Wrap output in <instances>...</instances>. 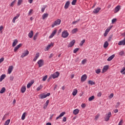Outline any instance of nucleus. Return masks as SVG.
<instances>
[{
  "instance_id": "obj_47",
  "label": "nucleus",
  "mask_w": 125,
  "mask_h": 125,
  "mask_svg": "<svg viewBox=\"0 0 125 125\" xmlns=\"http://www.w3.org/2000/svg\"><path fill=\"white\" fill-rule=\"evenodd\" d=\"M79 51V48H76L73 50V53H77Z\"/></svg>"
},
{
  "instance_id": "obj_2",
  "label": "nucleus",
  "mask_w": 125,
  "mask_h": 125,
  "mask_svg": "<svg viewBox=\"0 0 125 125\" xmlns=\"http://www.w3.org/2000/svg\"><path fill=\"white\" fill-rule=\"evenodd\" d=\"M50 95V93H47V94H45L44 93H42L40 94L39 96L40 99H44V98H46L47 96H49Z\"/></svg>"
},
{
  "instance_id": "obj_44",
  "label": "nucleus",
  "mask_w": 125,
  "mask_h": 125,
  "mask_svg": "<svg viewBox=\"0 0 125 125\" xmlns=\"http://www.w3.org/2000/svg\"><path fill=\"white\" fill-rule=\"evenodd\" d=\"M37 38H38V33H36L33 37L34 41H36L37 40Z\"/></svg>"
},
{
  "instance_id": "obj_19",
  "label": "nucleus",
  "mask_w": 125,
  "mask_h": 125,
  "mask_svg": "<svg viewBox=\"0 0 125 125\" xmlns=\"http://www.w3.org/2000/svg\"><path fill=\"white\" fill-rule=\"evenodd\" d=\"M108 69H109V65H106L104 66L103 68V73H104V72H106L107 70H108Z\"/></svg>"
},
{
  "instance_id": "obj_30",
  "label": "nucleus",
  "mask_w": 125,
  "mask_h": 125,
  "mask_svg": "<svg viewBox=\"0 0 125 125\" xmlns=\"http://www.w3.org/2000/svg\"><path fill=\"white\" fill-rule=\"evenodd\" d=\"M34 83V81H32L31 83H28L27 85V88H30V87H31V86L33 85Z\"/></svg>"
},
{
  "instance_id": "obj_26",
  "label": "nucleus",
  "mask_w": 125,
  "mask_h": 125,
  "mask_svg": "<svg viewBox=\"0 0 125 125\" xmlns=\"http://www.w3.org/2000/svg\"><path fill=\"white\" fill-rule=\"evenodd\" d=\"M77 93H78V90H77V89H74L73 90V91L72 92V95H73V96H76Z\"/></svg>"
},
{
  "instance_id": "obj_29",
  "label": "nucleus",
  "mask_w": 125,
  "mask_h": 125,
  "mask_svg": "<svg viewBox=\"0 0 125 125\" xmlns=\"http://www.w3.org/2000/svg\"><path fill=\"white\" fill-rule=\"evenodd\" d=\"M115 57V55H112L111 56H110L107 59V61H111V60H113V59Z\"/></svg>"
},
{
  "instance_id": "obj_36",
  "label": "nucleus",
  "mask_w": 125,
  "mask_h": 125,
  "mask_svg": "<svg viewBox=\"0 0 125 125\" xmlns=\"http://www.w3.org/2000/svg\"><path fill=\"white\" fill-rule=\"evenodd\" d=\"M85 42V40L83 39V41H81V42H80V45L81 46H83V43Z\"/></svg>"
},
{
  "instance_id": "obj_34",
  "label": "nucleus",
  "mask_w": 125,
  "mask_h": 125,
  "mask_svg": "<svg viewBox=\"0 0 125 125\" xmlns=\"http://www.w3.org/2000/svg\"><path fill=\"white\" fill-rule=\"evenodd\" d=\"M9 123H10V119H8L7 121H5L4 125H9Z\"/></svg>"
},
{
  "instance_id": "obj_24",
  "label": "nucleus",
  "mask_w": 125,
  "mask_h": 125,
  "mask_svg": "<svg viewBox=\"0 0 125 125\" xmlns=\"http://www.w3.org/2000/svg\"><path fill=\"white\" fill-rule=\"evenodd\" d=\"M80 112V110L79 109H76L73 110V114L74 115H78Z\"/></svg>"
},
{
  "instance_id": "obj_45",
  "label": "nucleus",
  "mask_w": 125,
  "mask_h": 125,
  "mask_svg": "<svg viewBox=\"0 0 125 125\" xmlns=\"http://www.w3.org/2000/svg\"><path fill=\"white\" fill-rule=\"evenodd\" d=\"M42 88V85H40V86L38 87L37 88V91H40V90Z\"/></svg>"
},
{
  "instance_id": "obj_15",
  "label": "nucleus",
  "mask_w": 125,
  "mask_h": 125,
  "mask_svg": "<svg viewBox=\"0 0 125 125\" xmlns=\"http://www.w3.org/2000/svg\"><path fill=\"white\" fill-rule=\"evenodd\" d=\"M39 57H40V53H36L35 58L33 59V61L34 62H36V61H37V60L38 58H39Z\"/></svg>"
},
{
  "instance_id": "obj_22",
  "label": "nucleus",
  "mask_w": 125,
  "mask_h": 125,
  "mask_svg": "<svg viewBox=\"0 0 125 125\" xmlns=\"http://www.w3.org/2000/svg\"><path fill=\"white\" fill-rule=\"evenodd\" d=\"M48 103H49V100H48L44 104L43 109H46V108H47V106H48Z\"/></svg>"
},
{
  "instance_id": "obj_17",
  "label": "nucleus",
  "mask_w": 125,
  "mask_h": 125,
  "mask_svg": "<svg viewBox=\"0 0 125 125\" xmlns=\"http://www.w3.org/2000/svg\"><path fill=\"white\" fill-rule=\"evenodd\" d=\"M101 10V8L97 7V8L95 9L93 11V13H95L96 14V13H98Z\"/></svg>"
},
{
  "instance_id": "obj_48",
  "label": "nucleus",
  "mask_w": 125,
  "mask_h": 125,
  "mask_svg": "<svg viewBox=\"0 0 125 125\" xmlns=\"http://www.w3.org/2000/svg\"><path fill=\"white\" fill-rule=\"evenodd\" d=\"M97 95L98 97H101V96L102 95V93H101V92H99L97 93Z\"/></svg>"
},
{
  "instance_id": "obj_53",
  "label": "nucleus",
  "mask_w": 125,
  "mask_h": 125,
  "mask_svg": "<svg viewBox=\"0 0 125 125\" xmlns=\"http://www.w3.org/2000/svg\"><path fill=\"white\" fill-rule=\"evenodd\" d=\"M85 106H86L85 104H81V107H82V108H83V109H84V108H85Z\"/></svg>"
},
{
  "instance_id": "obj_23",
  "label": "nucleus",
  "mask_w": 125,
  "mask_h": 125,
  "mask_svg": "<svg viewBox=\"0 0 125 125\" xmlns=\"http://www.w3.org/2000/svg\"><path fill=\"white\" fill-rule=\"evenodd\" d=\"M17 43H18V40H17V39H16L13 42V44H12L13 47H14V46H15L16 44H17Z\"/></svg>"
},
{
  "instance_id": "obj_11",
  "label": "nucleus",
  "mask_w": 125,
  "mask_h": 125,
  "mask_svg": "<svg viewBox=\"0 0 125 125\" xmlns=\"http://www.w3.org/2000/svg\"><path fill=\"white\" fill-rule=\"evenodd\" d=\"M76 42V40H73L69 43V44L67 45L68 47H72L75 44V43Z\"/></svg>"
},
{
  "instance_id": "obj_31",
  "label": "nucleus",
  "mask_w": 125,
  "mask_h": 125,
  "mask_svg": "<svg viewBox=\"0 0 125 125\" xmlns=\"http://www.w3.org/2000/svg\"><path fill=\"white\" fill-rule=\"evenodd\" d=\"M108 45H109V43H108V42L106 41L105 42H104V48H106V47H108Z\"/></svg>"
},
{
  "instance_id": "obj_3",
  "label": "nucleus",
  "mask_w": 125,
  "mask_h": 125,
  "mask_svg": "<svg viewBox=\"0 0 125 125\" xmlns=\"http://www.w3.org/2000/svg\"><path fill=\"white\" fill-rule=\"evenodd\" d=\"M111 116H112V113L111 112H109L108 113L106 114L105 117H104L105 122H108V121L110 120V118H111Z\"/></svg>"
},
{
  "instance_id": "obj_51",
  "label": "nucleus",
  "mask_w": 125,
  "mask_h": 125,
  "mask_svg": "<svg viewBox=\"0 0 125 125\" xmlns=\"http://www.w3.org/2000/svg\"><path fill=\"white\" fill-rule=\"evenodd\" d=\"M85 62H86V60L84 59L82 61V64H83V65H84L85 64Z\"/></svg>"
},
{
  "instance_id": "obj_41",
  "label": "nucleus",
  "mask_w": 125,
  "mask_h": 125,
  "mask_svg": "<svg viewBox=\"0 0 125 125\" xmlns=\"http://www.w3.org/2000/svg\"><path fill=\"white\" fill-rule=\"evenodd\" d=\"M45 8H46V5H44L43 7L42 8V9H41L42 12H44V10H45Z\"/></svg>"
},
{
  "instance_id": "obj_58",
  "label": "nucleus",
  "mask_w": 125,
  "mask_h": 125,
  "mask_svg": "<svg viewBox=\"0 0 125 125\" xmlns=\"http://www.w3.org/2000/svg\"><path fill=\"white\" fill-rule=\"evenodd\" d=\"M79 21H80V20H78V21H74L72 22V24L73 25H75V24H76V23H78V22H79Z\"/></svg>"
},
{
  "instance_id": "obj_39",
  "label": "nucleus",
  "mask_w": 125,
  "mask_h": 125,
  "mask_svg": "<svg viewBox=\"0 0 125 125\" xmlns=\"http://www.w3.org/2000/svg\"><path fill=\"white\" fill-rule=\"evenodd\" d=\"M100 117V114H98L95 117L94 120L95 121H97L98 120V118Z\"/></svg>"
},
{
  "instance_id": "obj_46",
  "label": "nucleus",
  "mask_w": 125,
  "mask_h": 125,
  "mask_svg": "<svg viewBox=\"0 0 125 125\" xmlns=\"http://www.w3.org/2000/svg\"><path fill=\"white\" fill-rule=\"evenodd\" d=\"M46 79H47V75H46L43 77L42 78L43 82H45V81H46Z\"/></svg>"
},
{
  "instance_id": "obj_38",
  "label": "nucleus",
  "mask_w": 125,
  "mask_h": 125,
  "mask_svg": "<svg viewBox=\"0 0 125 125\" xmlns=\"http://www.w3.org/2000/svg\"><path fill=\"white\" fill-rule=\"evenodd\" d=\"M94 98H95L94 96H92L88 98V100L89 101H92V100H93Z\"/></svg>"
},
{
  "instance_id": "obj_61",
  "label": "nucleus",
  "mask_w": 125,
  "mask_h": 125,
  "mask_svg": "<svg viewBox=\"0 0 125 125\" xmlns=\"http://www.w3.org/2000/svg\"><path fill=\"white\" fill-rule=\"evenodd\" d=\"M120 106V102H117L116 105H115L116 108H118Z\"/></svg>"
},
{
  "instance_id": "obj_52",
  "label": "nucleus",
  "mask_w": 125,
  "mask_h": 125,
  "mask_svg": "<svg viewBox=\"0 0 125 125\" xmlns=\"http://www.w3.org/2000/svg\"><path fill=\"white\" fill-rule=\"evenodd\" d=\"M21 3H22V0H19L18 2V5H21Z\"/></svg>"
},
{
  "instance_id": "obj_18",
  "label": "nucleus",
  "mask_w": 125,
  "mask_h": 125,
  "mask_svg": "<svg viewBox=\"0 0 125 125\" xmlns=\"http://www.w3.org/2000/svg\"><path fill=\"white\" fill-rule=\"evenodd\" d=\"M51 46H53V43L51 42L50 44H48L46 48V50H45V51H47V50H48L50 47H51Z\"/></svg>"
},
{
  "instance_id": "obj_50",
  "label": "nucleus",
  "mask_w": 125,
  "mask_h": 125,
  "mask_svg": "<svg viewBox=\"0 0 125 125\" xmlns=\"http://www.w3.org/2000/svg\"><path fill=\"white\" fill-rule=\"evenodd\" d=\"M81 61V60L80 59V58L78 57L75 60V62H77V63H79Z\"/></svg>"
},
{
  "instance_id": "obj_32",
  "label": "nucleus",
  "mask_w": 125,
  "mask_h": 125,
  "mask_svg": "<svg viewBox=\"0 0 125 125\" xmlns=\"http://www.w3.org/2000/svg\"><path fill=\"white\" fill-rule=\"evenodd\" d=\"M88 83L89 84H90L91 85H93V84H95V82H94L91 80H89L88 82Z\"/></svg>"
},
{
  "instance_id": "obj_42",
  "label": "nucleus",
  "mask_w": 125,
  "mask_h": 125,
  "mask_svg": "<svg viewBox=\"0 0 125 125\" xmlns=\"http://www.w3.org/2000/svg\"><path fill=\"white\" fill-rule=\"evenodd\" d=\"M119 54L121 56H123V55H124V54H125V52H124V51H121L119 52Z\"/></svg>"
},
{
  "instance_id": "obj_43",
  "label": "nucleus",
  "mask_w": 125,
  "mask_h": 125,
  "mask_svg": "<svg viewBox=\"0 0 125 125\" xmlns=\"http://www.w3.org/2000/svg\"><path fill=\"white\" fill-rule=\"evenodd\" d=\"M77 2V0H73L71 2L72 5H76V3Z\"/></svg>"
},
{
  "instance_id": "obj_6",
  "label": "nucleus",
  "mask_w": 125,
  "mask_h": 125,
  "mask_svg": "<svg viewBox=\"0 0 125 125\" xmlns=\"http://www.w3.org/2000/svg\"><path fill=\"white\" fill-rule=\"evenodd\" d=\"M29 51H28V50H26L24 53H22L21 57V58H24V57H25V56H28V55H29Z\"/></svg>"
},
{
  "instance_id": "obj_16",
  "label": "nucleus",
  "mask_w": 125,
  "mask_h": 125,
  "mask_svg": "<svg viewBox=\"0 0 125 125\" xmlns=\"http://www.w3.org/2000/svg\"><path fill=\"white\" fill-rule=\"evenodd\" d=\"M66 114V112H62L60 114V115L59 116H58V117H56V120H59V119L60 118H62V117H63V116H64L65 114Z\"/></svg>"
},
{
  "instance_id": "obj_35",
  "label": "nucleus",
  "mask_w": 125,
  "mask_h": 125,
  "mask_svg": "<svg viewBox=\"0 0 125 125\" xmlns=\"http://www.w3.org/2000/svg\"><path fill=\"white\" fill-rule=\"evenodd\" d=\"M77 32H78V28H74L72 30V34H75Z\"/></svg>"
},
{
  "instance_id": "obj_4",
  "label": "nucleus",
  "mask_w": 125,
  "mask_h": 125,
  "mask_svg": "<svg viewBox=\"0 0 125 125\" xmlns=\"http://www.w3.org/2000/svg\"><path fill=\"white\" fill-rule=\"evenodd\" d=\"M69 36V33L67 31H63L62 34V37L64 39H66Z\"/></svg>"
},
{
  "instance_id": "obj_59",
  "label": "nucleus",
  "mask_w": 125,
  "mask_h": 125,
  "mask_svg": "<svg viewBox=\"0 0 125 125\" xmlns=\"http://www.w3.org/2000/svg\"><path fill=\"white\" fill-rule=\"evenodd\" d=\"M125 71V67H124L120 71V73H124V71Z\"/></svg>"
},
{
  "instance_id": "obj_49",
  "label": "nucleus",
  "mask_w": 125,
  "mask_h": 125,
  "mask_svg": "<svg viewBox=\"0 0 125 125\" xmlns=\"http://www.w3.org/2000/svg\"><path fill=\"white\" fill-rule=\"evenodd\" d=\"M15 1H16V0H14L12 1L10 4V6L13 7V5H14V3H15Z\"/></svg>"
},
{
  "instance_id": "obj_20",
  "label": "nucleus",
  "mask_w": 125,
  "mask_h": 125,
  "mask_svg": "<svg viewBox=\"0 0 125 125\" xmlns=\"http://www.w3.org/2000/svg\"><path fill=\"white\" fill-rule=\"evenodd\" d=\"M69 5H70V1H67L64 5V8L65 9H67L68 7H69Z\"/></svg>"
},
{
  "instance_id": "obj_33",
  "label": "nucleus",
  "mask_w": 125,
  "mask_h": 125,
  "mask_svg": "<svg viewBox=\"0 0 125 125\" xmlns=\"http://www.w3.org/2000/svg\"><path fill=\"white\" fill-rule=\"evenodd\" d=\"M25 118H26V112L23 113L22 115L21 120H22V121H24V120H25Z\"/></svg>"
},
{
  "instance_id": "obj_62",
  "label": "nucleus",
  "mask_w": 125,
  "mask_h": 125,
  "mask_svg": "<svg viewBox=\"0 0 125 125\" xmlns=\"http://www.w3.org/2000/svg\"><path fill=\"white\" fill-rule=\"evenodd\" d=\"M117 21V19H113L112 20V23H115Z\"/></svg>"
},
{
  "instance_id": "obj_37",
  "label": "nucleus",
  "mask_w": 125,
  "mask_h": 125,
  "mask_svg": "<svg viewBox=\"0 0 125 125\" xmlns=\"http://www.w3.org/2000/svg\"><path fill=\"white\" fill-rule=\"evenodd\" d=\"M5 91V87H3L0 91V93H3Z\"/></svg>"
},
{
  "instance_id": "obj_21",
  "label": "nucleus",
  "mask_w": 125,
  "mask_h": 125,
  "mask_svg": "<svg viewBox=\"0 0 125 125\" xmlns=\"http://www.w3.org/2000/svg\"><path fill=\"white\" fill-rule=\"evenodd\" d=\"M5 77H6V75L5 74L1 75L0 77V82H2V80H4V79H5Z\"/></svg>"
},
{
  "instance_id": "obj_13",
  "label": "nucleus",
  "mask_w": 125,
  "mask_h": 125,
  "mask_svg": "<svg viewBox=\"0 0 125 125\" xmlns=\"http://www.w3.org/2000/svg\"><path fill=\"white\" fill-rule=\"evenodd\" d=\"M21 46H22V43H20L19 45H17L14 48V52H16V51H17V50H18V49H19V48H20Z\"/></svg>"
},
{
  "instance_id": "obj_55",
  "label": "nucleus",
  "mask_w": 125,
  "mask_h": 125,
  "mask_svg": "<svg viewBox=\"0 0 125 125\" xmlns=\"http://www.w3.org/2000/svg\"><path fill=\"white\" fill-rule=\"evenodd\" d=\"M4 61V58H1L0 59V64L1 63V62H3Z\"/></svg>"
},
{
  "instance_id": "obj_14",
  "label": "nucleus",
  "mask_w": 125,
  "mask_h": 125,
  "mask_svg": "<svg viewBox=\"0 0 125 125\" xmlns=\"http://www.w3.org/2000/svg\"><path fill=\"white\" fill-rule=\"evenodd\" d=\"M20 17V14H17V16L14 17V18L12 20L13 23H15V21L16 19H18V18H19Z\"/></svg>"
},
{
  "instance_id": "obj_9",
  "label": "nucleus",
  "mask_w": 125,
  "mask_h": 125,
  "mask_svg": "<svg viewBox=\"0 0 125 125\" xmlns=\"http://www.w3.org/2000/svg\"><path fill=\"white\" fill-rule=\"evenodd\" d=\"M56 33H57V30L55 29L53 31L52 34L49 36V38L52 39V37L56 35Z\"/></svg>"
},
{
  "instance_id": "obj_10",
  "label": "nucleus",
  "mask_w": 125,
  "mask_h": 125,
  "mask_svg": "<svg viewBox=\"0 0 125 125\" xmlns=\"http://www.w3.org/2000/svg\"><path fill=\"white\" fill-rule=\"evenodd\" d=\"M120 10H121V6L117 5L114 8V13H117V12H119V11H120Z\"/></svg>"
},
{
  "instance_id": "obj_7",
  "label": "nucleus",
  "mask_w": 125,
  "mask_h": 125,
  "mask_svg": "<svg viewBox=\"0 0 125 125\" xmlns=\"http://www.w3.org/2000/svg\"><path fill=\"white\" fill-rule=\"evenodd\" d=\"M87 79V76L86 75V74H84L81 77V82H82V83H83V82H85V81H86Z\"/></svg>"
},
{
  "instance_id": "obj_57",
  "label": "nucleus",
  "mask_w": 125,
  "mask_h": 125,
  "mask_svg": "<svg viewBox=\"0 0 125 125\" xmlns=\"http://www.w3.org/2000/svg\"><path fill=\"white\" fill-rule=\"evenodd\" d=\"M113 97H114V94L113 93H111L110 94V95L109 96V98H113Z\"/></svg>"
},
{
  "instance_id": "obj_54",
  "label": "nucleus",
  "mask_w": 125,
  "mask_h": 125,
  "mask_svg": "<svg viewBox=\"0 0 125 125\" xmlns=\"http://www.w3.org/2000/svg\"><path fill=\"white\" fill-rule=\"evenodd\" d=\"M33 9H31L28 12V15H31L32 14V12H33Z\"/></svg>"
},
{
  "instance_id": "obj_5",
  "label": "nucleus",
  "mask_w": 125,
  "mask_h": 125,
  "mask_svg": "<svg viewBox=\"0 0 125 125\" xmlns=\"http://www.w3.org/2000/svg\"><path fill=\"white\" fill-rule=\"evenodd\" d=\"M60 75V73H59V72L57 71L55 73L52 74L51 75V77L52 78H53V79H56V78H58L59 77Z\"/></svg>"
},
{
  "instance_id": "obj_8",
  "label": "nucleus",
  "mask_w": 125,
  "mask_h": 125,
  "mask_svg": "<svg viewBox=\"0 0 125 125\" xmlns=\"http://www.w3.org/2000/svg\"><path fill=\"white\" fill-rule=\"evenodd\" d=\"M37 63L39 64V68H41V67H42V66H43V60H39Z\"/></svg>"
},
{
  "instance_id": "obj_40",
  "label": "nucleus",
  "mask_w": 125,
  "mask_h": 125,
  "mask_svg": "<svg viewBox=\"0 0 125 125\" xmlns=\"http://www.w3.org/2000/svg\"><path fill=\"white\" fill-rule=\"evenodd\" d=\"M101 72V69H98L97 70H95V73L96 74H99Z\"/></svg>"
},
{
  "instance_id": "obj_28",
  "label": "nucleus",
  "mask_w": 125,
  "mask_h": 125,
  "mask_svg": "<svg viewBox=\"0 0 125 125\" xmlns=\"http://www.w3.org/2000/svg\"><path fill=\"white\" fill-rule=\"evenodd\" d=\"M47 17H48V14L47 13H44L42 16V18L43 20L45 19V18H47Z\"/></svg>"
},
{
  "instance_id": "obj_56",
  "label": "nucleus",
  "mask_w": 125,
  "mask_h": 125,
  "mask_svg": "<svg viewBox=\"0 0 125 125\" xmlns=\"http://www.w3.org/2000/svg\"><path fill=\"white\" fill-rule=\"evenodd\" d=\"M67 121V118H66V117H63V119H62V122H66Z\"/></svg>"
},
{
  "instance_id": "obj_63",
  "label": "nucleus",
  "mask_w": 125,
  "mask_h": 125,
  "mask_svg": "<svg viewBox=\"0 0 125 125\" xmlns=\"http://www.w3.org/2000/svg\"><path fill=\"white\" fill-rule=\"evenodd\" d=\"M108 35V32H106V31H105L104 36V37H107V35Z\"/></svg>"
},
{
  "instance_id": "obj_27",
  "label": "nucleus",
  "mask_w": 125,
  "mask_h": 125,
  "mask_svg": "<svg viewBox=\"0 0 125 125\" xmlns=\"http://www.w3.org/2000/svg\"><path fill=\"white\" fill-rule=\"evenodd\" d=\"M25 91H26V86H23L21 88V92L22 93H24V92H25Z\"/></svg>"
},
{
  "instance_id": "obj_12",
  "label": "nucleus",
  "mask_w": 125,
  "mask_h": 125,
  "mask_svg": "<svg viewBox=\"0 0 125 125\" xmlns=\"http://www.w3.org/2000/svg\"><path fill=\"white\" fill-rule=\"evenodd\" d=\"M12 71H13V66L11 65L9 66L8 68V74H10L12 72Z\"/></svg>"
},
{
  "instance_id": "obj_1",
  "label": "nucleus",
  "mask_w": 125,
  "mask_h": 125,
  "mask_svg": "<svg viewBox=\"0 0 125 125\" xmlns=\"http://www.w3.org/2000/svg\"><path fill=\"white\" fill-rule=\"evenodd\" d=\"M60 24H61V20L58 19L52 24V28H54L55 26H58V25H60Z\"/></svg>"
},
{
  "instance_id": "obj_64",
  "label": "nucleus",
  "mask_w": 125,
  "mask_h": 125,
  "mask_svg": "<svg viewBox=\"0 0 125 125\" xmlns=\"http://www.w3.org/2000/svg\"><path fill=\"white\" fill-rule=\"evenodd\" d=\"M111 40H112V36H110L108 39V42H111Z\"/></svg>"
},
{
  "instance_id": "obj_60",
  "label": "nucleus",
  "mask_w": 125,
  "mask_h": 125,
  "mask_svg": "<svg viewBox=\"0 0 125 125\" xmlns=\"http://www.w3.org/2000/svg\"><path fill=\"white\" fill-rule=\"evenodd\" d=\"M3 29V26L1 25L0 26V32H1V33H2V31H2Z\"/></svg>"
},
{
  "instance_id": "obj_25",
  "label": "nucleus",
  "mask_w": 125,
  "mask_h": 125,
  "mask_svg": "<svg viewBox=\"0 0 125 125\" xmlns=\"http://www.w3.org/2000/svg\"><path fill=\"white\" fill-rule=\"evenodd\" d=\"M33 30H31L28 33L29 38H30V39H32V38H33Z\"/></svg>"
}]
</instances>
